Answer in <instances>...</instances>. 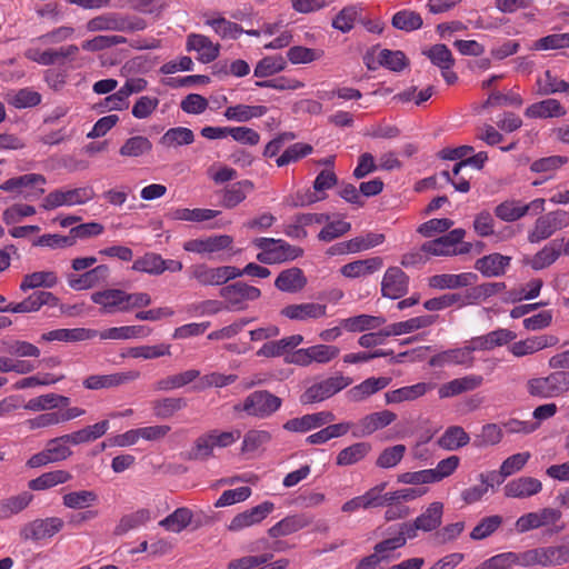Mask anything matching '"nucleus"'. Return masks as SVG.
<instances>
[{
	"label": "nucleus",
	"instance_id": "f257e3e1",
	"mask_svg": "<svg viewBox=\"0 0 569 569\" xmlns=\"http://www.w3.org/2000/svg\"><path fill=\"white\" fill-rule=\"evenodd\" d=\"M527 391L540 399L560 397L569 391V371L557 370L546 377L532 378L527 382Z\"/></svg>",
	"mask_w": 569,
	"mask_h": 569
},
{
	"label": "nucleus",
	"instance_id": "f03ea898",
	"mask_svg": "<svg viewBox=\"0 0 569 569\" xmlns=\"http://www.w3.org/2000/svg\"><path fill=\"white\" fill-rule=\"evenodd\" d=\"M539 214L528 230L527 240L530 243H540L551 238L557 231L569 227V212L565 210L557 209Z\"/></svg>",
	"mask_w": 569,
	"mask_h": 569
},
{
	"label": "nucleus",
	"instance_id": "7ed1b4c3",
	"mask_svg": "<svg viewBox=\"0 0 569 569\" xmlns=\"http://www.w3.org/2000/svg\"><path fill=\"white\" fill-rule=\"evenodd\" d=\"M282 406L281 398L268 390H257L248 395L242 403L234 406V411H243L250 417L267 419Z\"/></svg>",
	"mask_w": 569,
	"mask_h": 569
},
{
	"label": "nucleus",
	"instance_id": "20e7f679",
	"mask_svg": "<svg viewBox=\"0 0 569 569\" xmlns=\"http://www.w3.org/2000/svg\"><path fill=\"white\" fill-rule=\"evenodd\" d=\"M68 443H71L70 433L50 439L41 451L27 460L26 466L36 469L67 460L72 455Z\"/></svg>",
	"mask_w": 569,
	"mask_h": 569
},
{
	"label": "nucleus",
	"instance_id": "39448f33",
	"mask_svg": "<svg viewBox=\"0 0 569 569\" xmlns=\"http://www.w3.org/2000/svg\"><path fill=\"white\" fill-rule=\"evenodd\" d=\"M63 527L64 521L60 517L37 518L21 526L19 537L24 542L46 541L60 532Z\"/></svg>",
	"mask_w": 569,
	"mask_h": 569
},
{
	"label": "nucleus",
	"instance_id": "423d86ee",
	"mask_svg": "<svg viewBox=\"0 0 569 569\" xmlns=\"http://www.w3.org/2000/svg\"><path fill=\"white\" fill-rule=\"evenodd\" d=\"M562 517L559 509L546 507L538 511H531L520 516L516 523V531L525 533L542 527L553 526L552 532L558 533L563 530L565 526H557Z\"/></svg>",
	"mask_w": 569,
	"mask_h": 569
},
{
	"label": "nucleus",
	"instance_id": "0eeeda50",
	"mask_svg": "<svg viewBox=\"0 0 569 569\" xmlns=\"http://www.w3.org/2000/svg\"><path fill=\"white\" fill-rule=\"evenodd\" d=\"M96 197L92 187H80L74 189H56L49 192L41 203L44 210H53L59 207H72L84 204Z\"/></svg>",
	"mask_w": 569,
	"mask_h": 569
},
{
	"label": "nucleus",
	"instance_id": "6e6552de",
	"mask_svg": "<svg viewBox=\"0 0 569 569\" xmlns=\"http://www.w3.org/2000/svg\"><path fill=\"white\" fill-rule=\"evenodd\" d=\"M189 278L200 286H221L239 278V272L233 266L209 267L206 263H198L189 268Z\"/></svg>",
	"mask_w": 569,
	"mask_h": 569
},
{
	"label": "nucleus",
	"instance_id": "1a4fd4ad",
	"mask_svg": "<svg viewBox=\"0 0 569 569\" xmlns=\"http://www.w3.org/2000/svg\"><path fill=\"white\" fill-rule=\"evenodd\" d=\"M47 179L40 173H27L10 178L0 184V190L4 192L17 191L26 200H34L44 193L43 186Z\"/></svg>",
	"mask_w": 569,
	"mask_h": 569
},
{
	"label": "nucleus",
	"instance_id": "9d476101",
	"mask_svg": "<svg viewBox=\"0 0 569 569\" xmlns=\"http://www.w3.org/2000/svg\"><path fill=\"white\" fill-rule=\"evenodd\" d=\"M351 382V378L345 376L327 378L308 387L300 396V402L311 405L323 401L347 388Z\"/></svg>",
	"mask_w": 569,
	"mask_h": 569
},
{
	"label": "nucleus",
	"instance_id": "9b49d317",
	"mask_svg": "<svg viewBox=\"0 0 569 569\" xmlns=\"http://www.w3.org/2000/svg\"><path fill=\"white\" fill-rule=\"evenodd\" d=\"M546 200L536 198L529 203H522L519 200H506L495 208V216L502 221L513 222L523 218L528 213L539 214L545 211Z\"/></svg>",
	"mask_w": 569,
	"mask_h": 569
},
{
	"label": "nucleus",
	"instance_id": "f8f14e48",
	"mask_svg": "<svg viewBox=\"0 0 569 569\" xmlns=\"http://www.w3.org/2000/svg\"><path fill=\"white\" fill-rule=\"evenodd\" d=\"M42 306H60L61 312H68L67 308L60 305L59 298L50 291H34L18 303H9L6 307L0 306V312L29 313L39 311Z\"/></svg>",
	"mask_w": 569,
	"mask_h": 569
},
{
	"label": "nucleus",
	"instance_id": "ddd939ff",
	"mask_svg": "<svg viewBox=\"0 0 569 569\" xmlns=\"http://www.w3.org/2000/svg\"><path fill=\"white\" fill-rule=\"evenodd\" d=\"M140 378L138 370H127L108 375H90L83 379L82 386L87 390H102L118 388L133 382Z\"/></svg>",
	"mask_w": 569,
	"mask_h": 569
},
{
	"label": "nucleus",
	"instance_id": "4468645a",
	"mask_svg": "<svg viewBox=\"0 0 569 569\" xmlns=\"http://www.w3.org/2000/svg\"><path fill=\"white\" fill-rule=\"evenodd\" d=\"M220 296L233 310H243L247 301L257 300L261 296L259 288L246 282H234L220 289Z\"/></svg>",
	"mask_w": 569,
	"mask_h": 569
},
{
	"label": "nucleus",
	"instance_id": "2eb2a0df",
	"mask_svg": "<svg viewBox=\"0 0 569 569\" xmlns=\"http://www.w3.org/2000/svg\"><path fill=\"white\" fill-rule=\"evenodd\" d=\"M396 419L397 415L387 409L368 413L353 423L352 436L357 438L369 437L376 431L390 426Z\"/></svg>",
	"mask_w": 569,
	"mask_h": 569
},
{
	"label": "nucleus",
	"instance_id": "dca6fc26",
	"mask_svg": "<svg viewBox=\"0 0 569 569\" xmlns=\"http://www.w3.org/2000/svg\"><path fill=\"white\" fill-rule=\"evenodd\" d=\"M233 238L228 234H214L204 238L190 239L183 242V249L198 254H212L229 249Z\"/></svg>",
	"mask_w": 569,
	"mask_h": 569
},
{
	"label": "nucleus",
	"instance_id": "f3484780",
	"mask_svg": "<svg viewBox=\"0 0 569 569\" xmlns=\"http://www.w3.org/2000/svg\"><path fill=\"white\" fill-rule=\"evenodd\" d=\"M409 289V277L399 267H389L381 281V293L389 299L403 297Z\"/></svg>",
	"mask_w": 569,
	"mask_h": 569
},
{
	"label": "nucleus",
	"instance_id": "a211bd4d",
	"mask_svg": "<svg viewBox=\"0 0 569 569\" xmlns=\"http://www.w3.org/2000/svg\"><path fill=\"white\" fill-rule=\"evenodd\" d=\"M79 48L76 44H68L58 49H48L40 51L37 49H29L26 51V57L42 66H52L56 63H63L67 60H73L78 54Z\"/></svg>",
	"mask_w": 569,
	"mask_h": 569
},
{
	"label": "nucleus",
	"instance_id": "6ab92c4d",
	"mask_svg": "<svg viewBox=\"0 0 569 569\" xmlns=\"http://www.w3.org/2000/svg\"><path fill=\"white\" fill-rule=\"evenodd\" d=\"M423 54L429 58L433 66L441 70V76L448 84H453L457 81V73L452 71L455 59L450 49L446 44H433L429 49L425 50Z\"/></svg>",
	"mask_w": 569,
	"mask_h": 569
},
{
	"label": "nucleus",
	"instance_id": "aec40b11",
	"mask_svg": "<svg viewBox=\"0 0 569 569\" xmlns=\"http://www.w3.org/2000/svg\"><path fill=\"white\" fill-rule=\"evenodd\" d=\"M110 269L106 264H99L81 274L69 273L68 284L76 291L88 290L107 282Z\"/></svg>",
	"mask_w": 569,
	"mask_h": 569
},
{
	"label": "nucleus",
	"instance_id": "412c9836",
	"mask_svg": "<svg viewBox=\"0 0 569 569\" xmlns=\"http://www.w3.org/2000/svg\"><path fill=\"white\" fill-rule=\"evenodd\" d=\"M327 305L319 302L292 303L283 307L280 315L293 321H310L325 318L327 316Z\"/></svg>",
	"mask_w": 569,
	"mask_h": 569
},
{
	"label": "nucleus",
	"instance_id": "4be33fe9",
	"mask_svg": "<svg viewBox=\"0 0 569 569\" xmlns=\"http://www.w3.org/2000/svg\"><path fill=\"white\" fill-rule=\"evenodd\" d=\"M273 510V502L263 501L262 503L251 509L244 510L243 512L236 515L228 525V529L230 531L237 532L244 528L258 525L262 520H264Z\"/></svg>",
	"mask_w": 569,
	"mask_h": 569
},
{
	"label": "nucleus",
	"instance_id": "5701e85b",
	"mask_svg": "<svg viewBox=\"0 0 569 569\" xmlns=\"http://www.w3.org/2000/svg\"><path fill=\"white\" fill-rule=\"evenodd\" d=\"M338 183V177L332 169H326L318 173L313 181V191H308L299 197L295 206H309L326 199V190L333 188Z\"/></svg>",
	"mask_w": 569,
	"mask_h": 569
},
{
	"label": "nucleus",
	"instance_id": "b1692460",
	"mask_svg": "<svg viewBox=\"0 0 569 569\" xmlns=\"http://www.w3.org/2000/svg\"><path fill=\"white\" fill-rule=\"evenodd\" d=\"M466 236V230L457 228L447 234L422 243V250L429 256L441 257L456 253L455 246H458Z\"/></svg>",
	"mask_w": 569,
	"mask_h": 569
},
{
	"label": "nucleus",
	"instance_id": "393cba45",
	"mask_svg": "<svg viewBox=\"0 0 569 569\" xmlns=\"http://www.w3.org/2000/svg\"><path fill=\"white\" fill-rule=\"evenodd\" d=\"M542 490V482L533 477L522 476L510 480L503 487V493L508 498L527 499L538 495Z\"/></svg>",
	"mask_w": 569,
	"mask_h": 569
},
{
	"label": "nucleus",
	"instance_id": "a878e982",
	"mask_svg": "<svg viewBox=\"0 0 569 569\" xmlns=\"http://www.w3.org/2000/svg\"><path fill=\"white\" fill-rule=\"evenodd\" d=\"M187 50L196 51L197 59L202 63H210L214 61L220 53V44L213 43L209 37L200 33H190L187 37Z\"/></svg>",
	"mask_w": 569,
	"mask_h": 569
},
{
	"label": "nucleus",
	"instance_id": "bb28decb",
	"mask_svg": "<svg viewBox=\"0 0 569 569\" xmlns=\"http://www.w3.org/2000/svg\"><path fill=\"white\" fill-rule=\"evenodd\" d=\"M335 420V416L330 411H320L316 413L305 415L299 418L289 419L283 429L291 432H307L311 429L319 428Z\"/></svg>",
	"mask_w": 569,
	"mask_h": 569
},
{
	"label": "nucleus",
	"instance_id": "cd10ccee",
	"mask_svg": "<svg viewBox=\"0 0 569 569\" xmlns=\"http://www.w3.org/2000/svg\"><path fill=\"white\" fill-rule=\"evenodd\" d=\"M382 267L383 259L381 257H371L343 264L340 268V273L348 279H360L376 273Z\"/></svg>",
	"mask_w": 569,
	"mask_h": 569
},
{
	"label": "nucleus",
	"instance_id": "c85d7f7f",
	"mask_svg": "<svg viewBox=\"0 0 569 569\" xmlns=\"http://www.w3.org/2000/svg\"><path fill=\"white\" fill-rule=\"evenodd\" d=\"M431 389L432 385L427 382H418L412 386H405L387 391L385 393V401L387 405H399L402 402L415 401L423 397Z\"/></svg>",
	"mask_w": 569,
	"mask_h": 569
},
{
	"label": "nucleus",
	"instance_id": "c756f323",
	"mask_svg": "<svg viewBox=\"0 0 569 569\" xmlns=\"http://www.w3.org/2000/svg\"><path fill=\"white\" fill-rule=\"evenodd\" d=\"M391 382L389 377H370L347 391L352 402H361L378 391L387 388Z\"/></svg>",
	"mask_w": 569,
	"mask_h": 569
},
{
	"label": "nucleus",
	"instance_id": "7c9ffc66",
	"mask_svg": "<svg viewBox=\"0 0 569 569\" xmlns=\"http://www.w3.org/2000/svg\"><path fill=\"white\" fill-rule=\"evenodd\" d=\"M98 337V331L88 328L54 329L41 335V341L78 342Z\"/></svg>",
	"mask_w": 569,
	"mask_h": 569
},
{
	"label": "nucleus",
	"instance_id": "2f4dec72",
	"mask_svg": "<svg viewBox=\"0 0 569 569\" xmlns=\"http://www.w3.org/2000/svg\"><path fill=\"white\" fill-rule=\"evenodd\" d=\"M566 113V108L557 99L552 98L535 102L525 110V116L529 119L561 118Z\"/></svg>",
	"mask_w": 569,
	"mask_h": 569
},
{
	"label": "nucleus",
	"instance_id": "473e14b6",
	"mask_svg": "<svg viewBox=\"0 0 569 569\" xmlns=\"http://www.w3.org/2000/svg\"><path fill=\"white\" fill-rule=\"evenodd\" d=\"M303 342V336L292 335L279 340L268 341L257 351V356L266 358H274L287 356L289 350L297 348Z\"/></svg>",
	"mask_w": 569,
	"mask_h": 569
},
{
	"label": "nucleus",
	"instance_id": "72a5a7b5",
	"mask_svg": "<svg viewBox=\"0 0 569 569\" xmlns=\"http://www.w3.org/2000/svg\"><path fill=\"white\" fill-rule=\"evenodd\" d=\"M482 382L483 378L479 375H468L462 378H457L447 383H443L439 388V397L450 398L467 391H472L479 388Z\"/></svg>",
	"mask_w": 569,
	"mask_h": 569
},
{
	"label": "nucleus",
	"instance_id": "f704fd0d",
	"mask_svg": "<svg viewBox=\"0 0 569 569\" xmlns=\"http://www.w3.org/2000/svg\"><path fill=\"white\" fill-rule=\"evenodd\" d=\"M517 337L516 332L500 328L493 331H490L487 335L475 337L471 339L472 348L477 350H492L496 347H501L510 341L515 340Z\"/></svg>",
	"mask_w": 569,
	"mask_h": 569
},
{
	"label": "nucleus",
	"instance_id": "c9c22d12",
	"mask_svg": "<svg viewBox=\"0 0 569 569\" xmlns=\"http://www.w3.org/2000/svg\"><path fill=\"white\" fill-rule=\"evenodd\" d=\"M34 496L30 491H22L0 500V520H9L24 511L33 501Z\"/></svg>",
	"mask_w": 569,
	"mask_h": 569
},
{
	"label": "nucleus",
	"instance_id": "e433bc0d",
	"mask_svg": "<svg viewBox=\"0 0 569 569\" xmlns=\"http://www.w3.org/2000/svg\"><path fill=\"white\" fill-rule=\"evenodd\" d=\"M91 300L99 305L106 313L124 312L126 309L123 290L121 289H106L93 292Z\"/></svg>",
	"mask_w": 569,
	"mask_h": 569
},
{
	"label": "nucleus",
	"instance_id": "4c0bfd02",
	"mask_svg": "<svg viewBox=\"0 0 569 569\" xmlns=\"http://www.w3.org/2000/svg\"><path fill=\"white\" fill-rule=\"evenodd\" d=\"M477 349L472 348V343L470 342L469 347L450 349L438 355H435L430 359V365L433 367H443L448 365H468L472 363V351Z\"/></svg>",
	"mask_w": 569,
	"mask_h": 569
},
{
	"label": "nucleus",
	"instance_id": "58836bf2",
	"mask_svg": "<svg viewBox=\"0 0 569 569\" xmlns=\"http://www.w3.org/2000/svg\"><path fill=\"white\" fill-rule=\"evenodd\" d=\"M306 284L307 278L303 271L297 267L282 270L274 281V286L278 290L289 293L301 291Z\"/></svg>",
	"mask_w": 569,
	"mask_h": 569
},
{
	"label": "nucleus",
	"instance_id": "ea45409f",
	"mask_svg": "<svg viewBox=\"0 0 569 569\" xmlns=\"http://www.w3.org/2000/svg\"><path fill=\"white\" fill-rule=\"evenodd\" d=\"M477 279V274L472 272H463L459 274L442 273L429 278V286L435 289H457L471 286Z\"/></svg>",
	"mask_w": 569,
	"mask_h": 569
},
{
	"label": "nucleus",
	"instance_id": "a19ab883",
	"mask_svg": "<svg viewBox=\"0 0 569 569\" xmlns=\"http://www.w3.org/2000/svg\"><path fill=\"white\" fill-rule=\"evenodd\" d=\"M511 258L500 253H491L476 261L475 268L485 277H499L505 274Z\"/></svg>",
	"mask_w": 569,
	"mask_h": 569
},
{
	"label": "nucleus",
	"instance_id": "79ce46f5",
	"mask_svg": "<svg viewBox=\"0 0 569 569\" xmlns=\"http://www.w3.org/2000/svg\"><path fill=\"white\" fill-rule=\"evenodd\" d=\"M72 475L63 469L51 470L43 472L39 477L29 480L28 488L33 491H43L51 489L56 486L69 482Z\"/></svg>",
	"mask_w": 569,
	"mask_h": 569
},
{
	"label": "nucleus",
	"instance_id": "37998d69",
	"mask_svg": "<svg viewBox=\"0 0 569 569\" xmlns=\"http://www.w3.org/2000/svg\"><path fill=\"white\" fill-rule=\"evenodd\" d=\"M562 242L563 239L552 240L549 243H547L529 260V266L533 270H542L555 263L558 260V258L562 254Z\"/></svg>",
	"mask_w": 569,
	"mask_h": 569
},
{
	"label": "nucleus",
	"instance_id": "c03bdc74",
	"mask_svg": "<svg viewBox=\"0 0 569 569\" xmlns=\"http://www.w3.org/2000/svg\"><path fill=\"white\" fill-rule=\"evenodd\" d=\"M268 112L266 106L234 104L226 108L223 117L229 121L248 122L256 118H261Z\"/></svg>",
	"mask_w": 569,
	"mask_h": 569
},
{
	"label": "nucleus",
	"instance_id": "a18cd8bd",
	"mask_svg": "<svg viewBox=\"0 0 569 569\" xmlns=\"http://www.w3.org/2000/svg\"><path fill=\"white\" fill-rule=\"evenodd\" d=\"M309 523V519L303 515H292L274 523L268 533L272 538L284 537L306 528Z\"/></svg>",
	"mask_w": 569,
	"mask_h": 569
},
{
	"label": "nucleus",
	"instance_id": "49530a36",
	"mask_svg": "<svg viewBox=\"0 0 569 569\" xmlns=\"http://www.w3.org/2000/svg\"><path fill=\"white\" fill-rule=\"evenodd\" d=\"M58 283V276L54 271L43 270L36 271L23 276L22 281L19 286L20 290L26 292L37 288L51 289Z\"/></svg>",
	"mask_w": 569,
	"mask_h": 569
},
{
	"label": "nucleus",
	"instance_id": "de8ad7c7",
	"mask_svg": "<svg viewBox=\"0 0 569 569\" xmlns=\"http://www.w3.org/2000/svg\"><path fill=\"white\" fill-rule=\"evenodd\" d=\"M386 322L385 318L370 315H359L340 320L341 327L349 332L375 330Z\"/></svg>",
	"mask_w": 569,
	"mask_h": 569
},
{
	"label": "nucleus",
	"instance_id": "09e8293b",
	"mask_svg": "<svg viewBox=\"0 0 569 569\" xmlns=\"http://www.w3.org/2000/svg\"><path fill=\"white\" fill-rule=\"evenodd\" d=\"M254 188V184L250 180H241L236 183L228 186L223 190L222 204L223 207L231 209L241 203L249 192Z\"/></svg>",
	"mask_w": 569,
	"mask_h": 569
},
{
	"label": "nucleus",
	"instance_id": "8fccbe9b",
	"mask_svg": "<svg viewBox=\"0 0 569 569\" xmlns=\"http://www.w3.org/2000/svg\"><path fill=\"white\" fill-rule=\"evenodd\" d=\"M151 329L144 326H123L112 327L101 332L98 331L100 339L128 340L133 338L148 337Z\"/></svg>",
	"mask_w": 569,
	"mask_h": 569
},
{
	"label": "nucleus",
	"instance_id": "3c124183",
	"mask_svg": "<svg viewBox=\"0 0 569 569\" xmlns=\"http://www.w3.org/2000/svg\"><path fill=\"white\" fill-rule=\"evenodd\" d=\"M539 552L542 568L558 567L569 563L568 545L539 547Z\"/></svg>",
	"mask_w": 569,
	"mask_h": 569
},
{
	"label": "nucleus",
	"instance_id": "603ef678",
	"mask_svg": "<svg viewBox=\"0 0 569 569\" xmlns=\"http://www.w3.org/2000/svg\"><path fill=\"white\" fill-rule=\"evenodd\" d=\"M151 520V511L147 508L138 509L131 513L124 515L120 518L114 528V535L122 536L130 530H134L144 526Z\"/></svg>",
	"mask_w": 569,
	"mask_h": 569
},
{
	"label": "nucleus",
	"instance_id": "864d4df0",
	"mask_svg": "<svg viewBox=\"0 0 569 569\" xmlns=\"http://www.w3.org/2000/svg\"><path fill=\"white\" fill-rule=\"evenodd\" d=\"M121 13L106 12L91 18L86 23L88 32L114 31L120 32Z\"/></svg>",
	"mask_w": 569,
	"mask_h": 569
},
{
	"label": "nucleus",
	"instance_id": "5fc2aeb1",
	"mask_svg": "<svg viewBox=\"0 0 569 569\" xmlns=\"http://www.w3.org/2000/svg\"><path fill=\"white\" fill-rule=\"evenodd\" d=\"M193 513L187 507L177 508L172 513L160 520L159 526L167 531L179 533L192 521Z\"/></svg>",
	"mask_w": 569,
	"mask_h": 569
},
{
	"label": "nucleus",
	"instance_id": "6e6d98bb",
	"mask_svg": "<svg viewBox=\"0 0 569 569\" xmlns=\"http://www.w3.org/2000/svg\"><path fill=\"white\" fill-rule=\"evenodd\" d=\"M98 502V495L93 490L70 491L62 496V505L68 509H88Z\"/></svg>",
	"mask_w": 569,
	"mask_h": 569
},
{
	"label": "nucleus",
	"instance_id": "4d7b16f0",
	"mask_svg": "<svg viewBox=\"0 0 569 569\" xmlns=\"http://www.w3.org/2000/svg\"><path fill=\"white\" fill-rule=\"evenodd\" d=\"M200 376V371L196 369L186 370L183 372L168 376L163 379L158 380L154 383V390L158 391H170L173 389L182 388Z\"/></svg>",
	"mask_w": 569,
	"mask_h": 569
},
{
	"label": "nucleus",
	"instance_id": "13d9d810",
	"mask_svg": "<svg viewBox=\"0 0 569 569\" xmlns=\"http://www.w3.org/2000/svg\"><path fill=\"white\" fill-rule=\"evenodd\" d=\"M0 351L19 358H38L40 356V349L37 346L31 342L18 339L0 341Z\"/></svg>",
	"mask_w": 569,
	"mask_h": 569
},
{
	"label": "nucleus",
	"instance_id": "bf43d9fd",
	"mask_svg": "<svg viewBox=\"0 0 569 569\" xmlns=\"http://www.w3.org/2000/svg\"><path fill=\"white\" fill-rule=\"evenodd\" d=\"M110 428L108 420L99 421L94 425L87 426L78 431L71 432V445H81L92 442L107 433Z\"/></svg>",
	"mask_w": 569,
	"mask_h": 569
},
{
	"label": "nucleus",
	"instance_id": "052dcab7",
	"mask_svg": "<svg viewBox=\"0 0 569 569\" xmlns=\"http://www.w3.org/2000/svg\"><path fill=\"white\" fill-rule=\"evenodd\" d=\"M442 513L443 505L439 501H435L430 503L415 521L420 530L429 532L436 530L441 525Z\"/></svg>",
	"mask_w": 569,
	"mask_h": 569
},
{
	"label": "nucleus",
	"instance_id": "680f3d73",
	"mask_svg": "<svg viewBox=\"0 0 569 569\" xmlns=\"http://www.w3.org/2000/svg\"><path fill=\"white\" fill-rule=\"evenodd\" d=\"M372 447L369 442H356L342 449L337 456L338 466H351L363 460L371 451Z\"/></svg>",
	"mask_w": 569,
	"mask_h": 569
},
{
	"label": "nucleus",
	"instance_id": "e2e57ef3",
	"mask_svg": "<svg viewBox=\"0 0 569 569\" xmlns=\"http://www.w3.org/2000/svg\"><path fill=\"white\" fill-rule=\"evenodd\" d=\"M391 24L398 30L412 32L422 27L423 20L420 13L413 10L403 9L393 14Z\"/></svg>",
	"mask_w": 569,
	"mask_h": 569
},
{
	"label": "nucleus",
	"instance_id": "0e129e2a",
	"mask_svg": "<svg viewBox=\"0 0 569 569\" xmlns=\"http://www.w3.org/2000/svg\"><path fill=\"white\" fill-rule=\"evenodd\" d=\"M204 23L213 29L221 39H238L243 29L240 24L229 21L223 17L207 18Z\"/></svg>",
	"mask_w": 569,
	"mask_h": 569
},
{
	"label": "nucleus",
	"instance_id": "69168bd1",
	"mask_svg": "<svg viewBox=\"0 0 569 569\" xmlns=\"http://www.w3.org/2000/svg\"><path fill=\"white\" fill-rule=\"evenodd\" d=\"M531 453L529 451L515 453L505 459L500 466L499 473H497L496 482L501 483L507 477L522 470L527 465Z\"/></svg>",
	"mask_w": 569,
	"mask_h": 569
},
{
	"label": "nucleus",
	"instance_id": "338daca9",
	"mask_svg": "<svg viewBox=\"0 0 569 569\" xmlns=\"http://www.w3.org/2000/svg\"><path fill=\"white\" fill-rule=\"evenodd\" d=\"M470 441L469 435L463 430L462 427L452 426L449 427L442 436L438 439V445L447 450H457Z\"/></svg>",
	"mask_w": 569,
	"mask_h": 569
},
{
	"label": "nucleus",
	"instance_id": "774afa93",
	"mask_svg": "<svg viewBox=\"0 0 569 569\" xmlns=\"http://www.w3.org/2000/svg\"><path fill=\"white\" fill-rule=\"evenodd\" d=\"M152 150V142L143 136H134L124 141L119 153L122 157L138 158L148 154Z\"/></svg>",
	"mask_w": 569,
	"mask_h": 569
}]
</instances>
